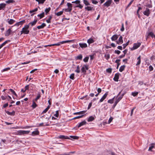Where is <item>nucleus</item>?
Here are the masks:
<instances>
[{"instance_id":"1","label":"nucleus","mask_w":155,"mask_h":155,"mask_svg":"<svg viewBox=\"0 0 155 155\" xmlns=\"http://www.w3.org/2000/svg\"><path fill=\"white\" fill-rule=\"evenodd\" d=\"M29 27V25H26L22 28V30L21 31V34L22 35L23 34H28L29 32V31L28 30Z\"/></svg>"},{"instance_id":"2","label":"nucleus","mask_w":155,"mask_h":155,"mask_svg":"<svg viewBox=\"0 0 155 155\" xmlns=\"http://www.w3.org/2000/svg\"><path fill=\"white\" fill-rule=\"evenodd\" d=\"M30 132V131H25L22 130H20L18 131L16 133V134L17 135H22L25 134H28Z\"/></svg>"},{"instance_id":"3","label":"nucleus","mask_w":155,"mask_h":155,"mask_svg":"<svg viewBox=\"0 0 155 155\" xmlns=\"http://www.w3.org/2000/svg\"><path fill=\"white\" fill-rule=\"evenodd\" d=\"M141 45V43L140 42L137 43H134V44L132 48H131V50H133L135 49H137Z\"/></svg>"},{"instance_id":"4","label":"nucleus","mask_w":155,"mask_h":155,"mask_svg":"<svg viewBox=\"0 0 155 155\" xmlns=\"http://www.w3.org/2000/svg\"><path fill=\"white\" fill-rule=\"evenodd\" d=\"M112 2L111 0H108V1L105 2L104 4V5L105 6H106L107 7L109 6Z\"/></svg>"},{"instance_id":"5","label":"nucleus","mask_w":155,"mask_h":155,"mask_svg":"<svg viewBox=\"0 0 155 155\" xmlns=\"http://www.w3.org/2000/svg\"><path fill=\"white\" fill-rule=\"evenodd\" d=\"M143 14L147 16H149L150 14V10L147 8L146 10H145L143 12Z\"/></svg>"},{"instance_id":"6","label":"nucleus","mask_w":155,"mask_h":155,"mask_svg":"<svg viewBox=\"0 0 155 155\" xmlns=\"http://www.w3.org/2000/svg\"><path fill=\"white\" fill-rule=\"evenodd\" d=\"M107 95V92H106V93H105V94L103 95L102 97L100 100L99 102H101L103 101L106 98Z\"/></svg>"},{"instance_id":"7","label":"nucleus","mask_w":155,"mask_h":155,"mask_svg":"<svg viewBox=\"0 0 155 155\" xmlns=\"http://www.w3.org/2000/svg\"><path fill=\"white\" fill-rule=\"evenodd\" d=\"M67 5L68 7V12H70L72 10V5L71 4L69 3H68L67 4Z\"/></svg>"},{"instance_id":"8","label":"nucleus","mask_w":155,"mask_h":155,"mask_svg":"<svg viewBox=\"0 0 155 155\" xmlns=\"http://www.w3.org/2000/svg\"><path fill=\"white\" fill-rule=\"evenodd\" d=\"M86 122L85 120H84L79 124V125L78 126V127L79 128L82 126L85 125L86 124Z\"/></svg>"},{"instance_id":"9","label":"nucleus","mask_w":155,"mask_h":155,"mask_svg":"<svg viewBox=\"0 0 155 155\" xmlns=\"http://www.w3.org/2000/svg\"><path fill=\"white\" fill-rule=\"evenodd\" d=\"M80 46L82 48H85L87 47V45L86 43H80L79 44Z\"/></svg>"},{"instance_id":"10","label":"nucleus","mask_w":155,"mask_h":155,"mask_svg":"<svg viewBox=\"0 0 155 155\" xmlns=\"http://www.w3.org/2000/svg\"><path fill=\"white\" fill-rule=\"evenodd\" d=\"M6 5V4L4 3H2L0 4V10H4Z\"/></svg>"},{"instance_id":"11","label":"nucleus","mask_w":155,"mask_h":155,"mask_svg":"<svg viewBox=\"0 0 155 155\" xmlns=\"http://www.w3.org/2000/svg\"><path fill=\"white\" fill-rule=\"evenodd\" d=\"M46 25L45 23H43L41 25L38 26L37 28L38 29H42L45 27Z\"/></svg>"},{"instance_id":"12","label":"nucleus","mask_w":155,"mask_h":155,"mask_svg":"<svg viewBox=\"0 0 155 155\" xmlns=\"http://www.w3.org/2000/svg\"><path fill=\"white\" fill-rule=\"evenodd\" d=\"M118 38V35H114L111 38V39L112 41H114L117 40Z\"/></svg>"},{"instance_id":"13","label":"nucleus","mask_w":155,"mask_h":155,"mask_svg":"<svg viewBox=\"0 0 155 155\" xmlns=\"http://www.w3.org/2000/svg\"><path fill=\"white\" fill-rule=\"evenodd\" d=\"M11 31V29H8L5 32V36H9L10 34Z\"/></svg>"},{"instance_id":"14","label":"nucleus","mask_w":155,"mask_h":155,"mask_svg":"<svg viewBox=\"0 0 155 155\" xmlns=\"http://www.w3.org/2000/svg\"><path fill=\"white\" fill-rule=\"evenodd\" d=\"M51 117V115H50V116L49 117H46L45 118V119L47 121H46L45 123H46V124L45 125V126H48L49 125V124H48V120Z\"/></svg>"},{"instance_id":"15","label":"nucleus","mask_w":155,"mask_h":155,"mask_svg":"<svg viewBox=\"0 0 155 155\" xmlns=\"http://www.w3.org/2000/svg\"><path fill=\"white\" fill-rule=\"evenodd\" d=\"M86 112V111L84 110L79 112L74 113V114H84Z\"/></svg>"},{"instance_id":"16","label":"nucleus","mask_w":155,"mask_h":155,"mask_svg":"<svg viewBox=\"0 0 155 155\" xmlns=\"http://www.w3.org/2000/svg\"><path fill=\"white\" fill-rule=\"evenodd\" d=\"M7 21L8 24L10 25L12 24L15 22V21L12 19H10V20L8 19Z\"/></svg>"},{"instance_id":"17","label":"nucleus","mask_w":155,"mask_h":155,"mask_svg":"<svg viewBox=\"0 0 155 155\" xmlns=\"http://www.w3.org/2000/svg\"><path fill=\"white\" fill-rule=\"evenodd\" d=\"M119 78V75L118 74H115L114 80L116 81H117Z\"/></svg>"},{"instance_id":"18","label":"nucleus","mask_w":155,"mask_h":155,"mask_svg":"<svg viewBox=\"0 0 155 155\" xmlns=\"http://www.w3.org/2000/svg\"><path fill=\"white\" fill-rule=\"evenodd\" d=\"M122 97H119L116 100V101L115 102L114 104V106H115L117 103L119 101L122 99Z\"/></svg>"},{"instance_id":"19","label":"nucleus","mask_w":155,"mask_h":155,"mask_svg":"<svg viewBox=\"0 0 155 155\" xmlns=\"http://www.w3.org/2000/svg\"><path fill=\"white\" fill-rule=\"evenodd\" d=\"M37 21V20H35L29 23L28 25H31L32 26H33L36 24Z\"/></svg>"},{"instance_id":"20","label":"nucleus","mask_w":155,"mask_h":155,"mask_svg":"<svg viewBox=\"0 0 155 155\" xmlns=\"http://www.w3.org/2000/svg\"><path fill=\"white\" fill-rule=\"evenodd\" d=\"M137 60H138V61L137 63V64H136V65H139L141 62V56H140L139 57H138L137 58Z\"/></svg>"},{"instance_id":"21","label":"nucleus","mask_w":155,"mask_h":155,"mask_svg":"<svg viewBox=\"0 0 155 155\" xmlns=\"http://www.w3.org/2000/svg\"><path fill=\"white\" fill-rule=\"evenodd\" d=\"M59 138L61 139H69V137H68L66 136H63V135H60L59 137Z\"/></svg>"},{"instance_id":"22","label":"nucleus","mask_w":155,"mask_h":155,"mask_svg":"<svg viewBox=\"0 0 155 155\" xmlns=\"http://www.w3.org/2000/svg\"><path fill=\"white\" fill-rule=\"evenodd\" d=\"M94 119V118L92 116H90L87 119L88 122L92 121Z\"/></svg>"},{"instance_id":"23","label":"nucleus","mask_w":155,"mask_h":155,"mask_svg":"<svg viewBox=\"0 0 155 155\" xmlns=\"http://www.w3.org/2000/svg\"><path fill=\"white\" fill-rule=\"evenodd\" d=\"M94 40L92 38H90L87 40V42L89 44H90L94 42Z\"/></svg>"},{"instance_id":"24","label":"nucleus","mask_w":155,"mask_h":155,"mask_svg":"<svg viewBox=\"0 0 155 155\" xmlns=\"http://www.w3.org/2000/svg\"><path fill=\"white\" fill-rule=\"evenodd\" d=\"M125 67V66L124 65L121 66L120 68L119 71L121 72H122L124 70Z\"/></svg>"},{"instance_id":"25","label":"nucleus","mask_w":155,"mask_h":155,"mask_svg":"<svg viewBox=\"0 0 155 155\" xmlns=\"http://www.w3.org/2000/svg\"><path fill=\"white\" fill-rule=\"evenodd\" d=\"M44 14H45V13L44 12H42L41 14H39V15H37V16L38 17H40V19H41V18H42L44 16Z\"/></svg>"},{"instance_id":"26","label":"nucleus","mask_w":155,"mask_h":155,"mask_svg":"<svg viewBox=\"0 0 155 155\" xmlns=\"http://www.w3.org/2000/svg\"><path fill=\"white\" fill-rule=\"evenodd\" d=\"M39 134V132L38 130H36L33 131L32 132V134L33 135H38Z\"/></svg>"},{"instance_id":"27","label":"nucleus","mask_w":155,"mask_h":155,"mask_svg":"<svg viewBox=\"0 0 155 155\" xmlns=\"http://www.w3.org/2000/svg\"><path fill=\"white\" fill-rule=\"evenodd\" d=\"M154 144L152 143L151 144V146L149 147L148 149L149 151H151L152 149L154 148Z\"/></svg>"},{"instance_id":"28","label":"nucleus","mask_w":155,"mask_h":155,"mask_svg":"<svg viewBox=\"0 0 155 155\" xmlns=\"http://www.w3.org/2000/svg\"><path fill=\"white\" fill-rule=\"evenodd\" d=\"M51 10V8L50 7H49L48 8H46L45 9V12L46 14L50 11Z\"/></svg>"},{"instance_id":"29","label":"nucleus","mask_w":155,"mask_h":155,"mask_svg":"<svg viewBox=\"0 0 155 155\" xmlns=\"http://www.w3.org/2000/svg\"><path fill=\"white\" fill-rule=\"evenodd\" d=\"M35 0L37 2H38L39 4H40V3L43 4L45 2V0Z\"/></svg>"},{"instance_id":"30","label":"nucleus","mask_w":155,"mask_h":155,"mask_svg":"<svg viewBox=\"0 0 155 155\" xmlns=\"http://www.w3.org/2000/svg\"><path fill=\"white\" fill-rule=\"evenodd\" d=\"M84 3L86 5H90V3L87 0H83Z\"/></svg>"},{"instance_id":"31","label":"nucleus","mask_w":155,"mask_h":155,"mask_svg":"<svg viewBox=\"0 0 155 155\" xmlns=\"http://www.w3.org/2000/svg\"><path fill=\"white\" fill-rule=\"evenodd\" d=\"M118 41L119 42H120L122 43H123V38L121 36H120L119 37Z\"/></svg>"},{"instance_id":"32","label":"nucleus","mask_w":155,"mask_h":155,"mask_svg":"<svg viewBox=\"0 0 155 155\" xmlns=\"http://www.w3.org/2000/svg\"><path fill=\"white\" fill-rule=\"evenodd\" d=\"M92 7L90 6H87L85 8V9H86L87 11H89L92 10Z\"/></svg>"},{"instance_id":"33","label":"nucleus","mask_w":155,"mask_h":155,"mask_svg":"<svg viewBox=\"0 0 155 155\" xmlns=\"http://www.w3.org/2000/svg\"><path fill=\"white\" fill-rule=\"evenodd\" d=\"M63 10L62 11L58 12L56 13V15L58 16H60L63 14Z\"/></svg>"},{"instance_id":"34","label":"nucleus","mask_w":155,"mask_h":155,"mask_svg":"<svg viewBox=\"0 0 155 155\" xmlns=\"http://www.w3.org/2000/svg\"><path fill=\"white\" fill-rule=\"evenodd\" d=\"M37 106V104H36V103L35 102L33 101V104L32 105V107L33 108H35Z\"/></svg>"},{"instance_id":"35","label":"nucleus","mask_w":155,"mask_h":155,"mask_svg":"<svg viewBox=\"0 0 155 155\" xmlns=\"http://www.w3.org/2000/svg\"><path fill=\"white\" fill-rule=\"evenodd\" d=\"M75 72H76L77 73H80V71L79 70V67L78 65L77 66V69L75 70Z\"/></svg>"},{"instance_id":"36","label":"nucleus","mask_w":155,"mask_h":155,"mask_svg":"<svg viewBox=\"0 0 155 155\" xmlns=\"http://www.w3.org/2000/svg\"><path fill=\"white\" fill-rule=\"evenodd\" d=\"M52 18V17L51 16H49V18L47 20H46V22L48 23H51V20Z\"/></svg>"},{"instance_id":"37","label":"nucleus","mask_w":155,"mask_h":155,"mask_svg":"<svg viewBox=\"0 0 155 155\" xmlns=\"http://www.w3.org/2000/svg\"><path fill=\"white\" fill-rule=\"evenodd\" d=\"M114 98H113L112 99H111L109 100L108 101V103L110 104H112L114 102Z\"/></svg>"},{"instance_id":"38","label":"nucleus","mask_w":155,"mask_h":155,"mask_svg":"<svg viewBox=\"0 0 155 155\" xmlns=\"http://www.w3.org/2000/svg\"><path fill=\"white\" fill-rule=\"evenodd\" d=\"M70 137L71 138L75 140H78L79 138V137L78 136H70Z\"/></svg>"},{"instance_id":"39","label":"nucleus","mask_w":155,"mask_h":155,"mask_svg":"<svg viewBox=\"0 0 155 155\" xmlns=\"http://www.w3.org/2000/svg\"><path fill=\"white\" fill-rule=\"evenodd\" d=\"M74 73L72 74L70 76V78L72 80H74Z\"/></svg>"},{"instance_id":"40","label":"nucleus","mask_w":155,"mask_h":155,"mask_svg":"<svg viewBox=\"0 0 155 155\" xmlns=\"http://www.w3.org/2000/svg\"><path fill=\"white\" fill-rule=\"evenodd\" d=\"M15 2V1L13 0H8V1H6V2L7 3H13Z\"/></svg>"},{"instance_id":"41","label":"nucleus","mask_w":155,"mask_h":155,"mask_svg":"<svg viewBox=\"0 0 155 155\" xmlns=\"http://www.w3.org/2000/svg\"><path fill=\"white\" fill-rule=\"evenodd\" d=\"M129 43V41H128L126 43L123 45L124 49L128 45Z\"/></svg>"},{"instance_id":"42","label":"nucleus","mask_w":155,"mask_h":155,"mask_svg":"<svg viewBox=\"0 0 155 155\" xmlns=\"http://www.w3.org/2000/svg\"><path fill=\"white\" fill-rule=\"evenodd\" d=\"M38 8H36L35 9H34V10H31L29 11V12L30 13L34 12H36L38 10Z\"/></svg>"},{"instance_id":"43","label":"nucleus","mask_w":155,"mask_h":155,"mask_svg":"<svg viewBox=\"0 0 155 155\" xmlns=\"http://www.w3.org/2000/svg\"><path fill=\"white\" fill-rule=\"evenodd\" d=\"M81 71H82V72L84 73H85L86 72V70L85 68V67L83 66L81 68Z\"/></svg>"},{"instance_id":"44","label":"nucleus","mask_w":155,"mask_h":155,"mask_svg":"<svg viewBox=\"0 0 155 155\" xmlns=\"http://www.w3.org/2000/svg\"><path fill=\"white\" fill-rule=\"evenodd\" d=\"M41 97V95L40 93H38L37 96L36 97L35 99V101H37V100L38 99Z\"/></svg>"},{"instance_id":"45","label":"nucleus","mask_w":155,"mask_h":155,"mask_svg":"<svg viewBox=\"0 0 155 155\" xmlns=\"http://www.w3.org/2000/svg\"><path fill=\"white\" fill-rule=\"evenodd\" d=\"M54 116L56 117H58L59 116V111L57 110L56 112V113L54 114Z\"/></svg>"},{"instance_id":"46","label":"nucleus","mask_w":155,"mask_h":155,"mask_svg":"<svg viewBox=\"0 0 155 155\" xmlns=\"http://www.w3.org/2000/svg\"><path fill=\"white\" fill-rule=\"evenodd\" d=\"M7 43V41H5L1 45H0V47L2 48Z\"/></svg>"},{"instance_id":"47","label":"nucleus","mask_w":155,"mask_h":155,"mask_svg":"<svg viewBox=\"0 0 155 155\" xmlns=\"http://www.w3.org/2000/svg\"><path fill=\"white\" fill-rule=\"evenodd\" d=\"M10 91L12 92V94L15 95L17 96V95L15 92V91L12 89H9Z\"/></svg>"},{"instance_id":"48","label":"nucleus","mask_w":155,"mask_h":155,"mask_svg":"<svg viewBox=\"0 0 155 155\" xmlns=\"http://www.w3.org/2000/svg\"><path fill=\"white\" fill-rule=\"evenodd\" d=\"M82 56L81 54L78 55L77 57V59H79V60H81L82 59Z\"/></svg>"},{"instance_id":"49","label":"nucleus","mask_w":155,"mask_h":155,"mask_svg":"<svg viewBox=\"0 0 155 155\" xmlns=\"http://www.w3.org/2000/svg\"><path fill=\"white\" fill-rule=\"evenodd\" d=\"M132 95L134 97L136 96L138 94V92H132Z\"/></svg>"},{"instance_id":"50","label":"nucleus","mask_w":155,"mask_h":155,"mask_svg":"<svg viewBox=\"0 0 155 155\" xmlns=\"http://www.w3.org/2000/svg\"><path fill=\"white\" fill-rule=\"evenodd\" d=\"M89 59V57H85L84 58V59L83 61L84 62H87L88 61Z\"/></svg>"},{"instance_id":"51","label":"nucleus","mask_w":155,"mask_h":155,"mask_svg":"<svg viewBox=\"0 0 155 155\" xmlns=\"http://www.w3.org/2000/svg\"><path fill=\"white\" fill-rule=\"evenodd\" d=\"M61 43H62L61 42H58V43H56V44H52V45L53 46H59L61 44Z\"/></svg>"},{"instance_id":"52","label":"nucleus","mask_w":155,"mask_h":155,"mask_svg":"<svg viewBox=\"0 0 155 155\" xmlns=\"http://www.w3.org/2000/svg\"><path fill=\"white\" fill-rule=\"evenodd\" d=\"M10 68H5L4 69H3L2 71V72L5 71H8L9 70H10Z\"/></svg>"},{"instance_id":"53","label":"nucleus","mask_w":155,"mask_h":155,"mask_svg":"<svg viewBox=\"0 0 155 155\" xmlns=\"http://www.w3.org/2000/svg\"><path fill=\"white\" fill-rule=\"evenodd\" d=\"M83 115H82L81 116H77V117H76L74 118L73 119L74 120V119H76L80 118H81L82 117H83Z\"/></svg>"},{"instance_id":"54","label":"nucleus","mask_w":155,"mask_h":155,"mask_svg":"<svg viewBox=\"0 0 155 155\" xmlns=\"http://www.w3.org/2000/svg\"><path fill=\"white\" fill-rule=\"evenodd\" d=\"M113 118L112 117H111L109 118L108 121V124H110V123L113 120Z\"/></svg>"},{"instance_id":"55","label":"nucleus","mask_w":155,"mask_h":155,"mask_svg":"<svg viewBox=\"0 0 155 155\" xmlns=\"http://www.w3.org/2000/svg\"><path fill=\"white\" fill-rule=\"evenodd\" d=\"M105 57L107 60H108L110 58V55L109 54L105 55Z\"/></svg>"},{"instance_id":"56","label":"nucleus","mask_w":155,"mask_h":155,"mask_svg":"<svg viewBox=\"0 0 155 155\" xmlns=\"http://www.w3.org/2000/svg\"><path fill=\"white\" fill-rule=\"evenodd\" d=\"M148 35L151 36L152 38L153 37L154 35H155L152 32L149 33Z\"/></svg>"},{"instance_id":"57","label":"nucleus","mask_w":155,"mask_h":155,"mask_svg":"<svg viewBox=\"0 0 155 155\" xmlns=\"http://www.w3.org/2000/svg\"><path fill=\"white\" fill-rule=\"evenodd\" d=\"M106 71L108 73H110L111 72L112 69L110 68H109L106 70Z\"/></svg>"},{"instance_id":"58","label":"nucleus","mask_w":155,"mask_h":155,"mask_svg":"<svg viewBox=\"0 0 155 155\" xmlns=\"http://www.w3.org/2000/svg\"><path fill=\"white\" fill-rule=\"evenodd\" d=\"M92 3L94 4H96L98 3V2L95 0H91Z\"/></svg>"},{"instance_id":"59","label":"nucleus","mask_w":155,"mask_h":155,"mask_svg":"<svg viewBox=\"0 0 155 155\" xmlns=\"http://www.w3.org/2000/svg\"><path fill=\"white\" fill-rule=\"evenodd\" d=\"M25 20L22 21L18 22V23L20 24V25H22L25 22Z\"/></svg>"},{"instance_id":"60","label":"nucleus","mask_w":155,"mask_h":155,"mask_svg":"<svg viewBox=\"0 0 155 155\" xmlns=\"http://www.w3.org/2000/svg\"><path fill=\"white\" fill-rule=\"evenodd\" d=\"M72 3H75L76 4H79L80 2L79 0H76L75 1L72 2Z\"/></svg>"},{"instance_id":"61","label":"nucleus","mask_w":155,"mask_h":155,"mask_svg":"<svg viewBox=\"0 0 155 155\" xmlns=\"http://www.w3.org/2000/svg\"><path fill=\"white\" fill-rule=\"evenodd\" d=\"M15 111H13L11 112H10L9 115L13 116L15 115Z\"/></svg>"},{"instance_id":"62","label":"nucleus","mask_w":155,"mask_h":155,"mask_svg":"<svg viewBox=\"0 0 155 155\" xmlns=\"http://www.w3.org/2000/svg\"><path fill=\"white\" fill-rule=\"evenodd\" d=\"M124 24L123 23L122 24V28L120 29V31H123L124 30Z\"/></svg>"},{"instance_id":"63","label":"nucleus","mask_w":155,"mask_h":155,"mask_svg":"<svg viewBox=\"0 0 155 155\" xmlns=\"http://www.w3.org/2000/svg\"><path fill=\"white\" fill-rule=\"evenodd\" d=\"M114 52L115 53L119 54L120 53V51L119 50H115L114 51Z\"/></svg>"},{"instance_id":"64","label":"nucleus","mask_w":155,"mask_h":155,"mask_svg":"<svg viewBox=\"0 0 155 155\" xmlns=\"http://www.w3.org/2000/svg\"><path fill=\"white\" fill-rule=\"evenodd\" d=\"M149 69L150 71H151L153 70V68L151 65H150L149 66Z\"/></svg>"}]
</instances>
